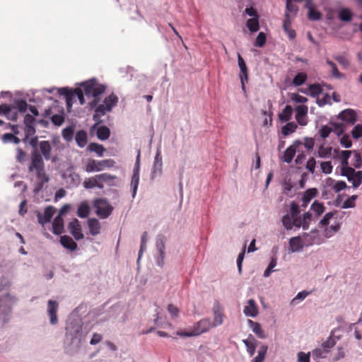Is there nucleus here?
<instances>
[{
    "label": "nucleus",
    "mask_w": 362,
    "mask_h": 362,
    "mask_svg": "<svg viewBox=\"0 0 362 362\" xmlns=\"http://www.w3.org/2000/svg\"><path fill=\"white\" fill-rule=\"evenodd\" d=\"M38 138L37 136L32 137L29 144L33 147L31 151V160L28 166L29 172H35L37 177V182L35 186L34 192L35 193L42 190L45 183L48 182L49 178L45 170V163L42 156L37 151L39 144Z\"/></svg>",
    "instance_id": "obj_1"
},
{
    "label": "nucleus",
    "mask_w": 362,
    "mask_h": 362,
    "mask_svg": "<svg viewBox=\"0 0 362 362\" xmlns=\"http://www.w3.org/2000/svg\"><path fill=\"white\" fill-rule=\"evenodd\" d=\"M115 165L113 159H105L102 160H96L94 159H88L84 168L87 173L99 172L107 168H111Z\"/></svg>",
    "instance_id": "obj_3"
},
{
    "label": "nucleus",
    "mask_w": 362,
    "mask_h": 362,
    "mask_svg": "<svg viewBox=\"0 0 362 362\" xmlns=\"http://www.w3.org/2000/svg\"><path fill=\"white\" fill-rule=\"evenodd\" d=\"M47 313L50 318V323L55 325L58 322L57 312L59 308L58 303L55 300H49L47 305Z\"/></svg>",
    "instance_id": "obj_12"
},
{
    "label": "nucleus",
    "mask_w": 362,
    "mask_h": 362,
    "mask_svg": "<svg viewBox=\"0 0 362 362\" xmlns=\"http://www.w3.org/2000/svg\"><path fill=\"white\" fill-rule=\"evenodd\" d=\"M341 175L347 177L354 188H357L362 183V171H356L351 167H343Z\"/></svg>",
    "instance_id": "obj_5"
},
{
    "label": "nucleus",
    "mask_w": 362,
    "mask_h": 362,
    "mask_svg": "<svg viewBox=\"0 0 362 362\" xmlns=\"http://www.w3.org/2000/svg\"><path fill=\"white\" fill-rule=\"evenodd\" d=\"M308 17L310 21H317L322 18V14L313 7L309 8Z\"/></svg>",
    "instance_id": "obj_49"
},
{
    "label": "nucleus",
    "mask_w": 362,
    "mask_h": 362,
    "mask_svg": "<svg viewBox=\"0 0 362 362\" xmlns=\"http://www.w3.org/2000/svg\"><path fill=\"white\" fill-rule=\"evenodd\" d=\"M55 213V209L52 206H49L45 208L43 216L40 213H37V219L39 223L44 225L49 222Z\"/></svg>",
    "instance_id": "obj_11"
},
{
    "label": "nucleus",
    "mask_w": 362,
    "mask_h": 362,
    "mask_svg": "<svg viewBox=\"0 0 362 362\" xmlns=\"http://www.w3.org/2000/svg\"><path fill=\"white\" fill-rule=\"evenodd\" d=\"M328 353V349H324L322 346L321 348H317L315 349L313 352V356L316 358H325V355Z\"/></svg>",
    "instance_id": "obj_59"
},
{
    "label": "nucleus",
    "mask_w": 362,
    "mask_h": 362,
    "mask_svg": "<svg viewBox=\"0 0 362 362\" xmlns=\"http://www.w3.org/2000/svg\"><path fill=\"white\" fill-rule=\"evenodd\" d=\"M75 140L80 147H84L87 144V134L84 130L78 131L75 136Z\"/></svg>",
    "instance_id": "obj_29"
},
{
    "label": "nucleus",
    "mask_w": 362,
    "mask_h": 362,
    "mask_svg": "<svg viewBox=\"0 0 362 362\" xmlns=\"http://www.w3.org/2000/svg\"><path fill=\"white\" fill-rule=\"evenodd\" d=\"M58 93L60 95L65 96L67 107H71L73 100L75 98L74 91L67 88H62L58 90Z\"/></svg>",
    "instance_id": "obj_16"
},
{
    "label": "nucleus",
    "mask_w": 362,
    "mask_h": 362,
    "mask_svg": "<svg viewBox=\"0 0 362 362\" xmlns=\"http://www.w3.org/2000/svg\"><path fill=\"white\" fill-rule=\"evenodd\" d=\"M353 14L350 9L342 8L339 13V18L341 21L349 22L352 19Z\"/></svg>",
    "instance_id": "obj_40"
},
{
    "label": "nucleus",
    "mask_w": 362,
    "mask_h": 362,
    "mask_svg": "<svg viewBox=\"0 0 362 362\" xmlns=\"http://www.w3.org/2000/svg\"><path fill=\"white\" fill-rule=\"evenodd\" d=\"M88 226L90 233L95 236L100 232V223L99 221L95 218H91L88 220Z\"/></svg>",
    "instance_id": "obj_18"
},
{
    "label": "nucleus",
    "mask_w": 362,
    "mask_h": 362,
    "mask_svg": "<svg viewBox=\"0 0 362 362\" xmlns=\"http://www.w3.org/2000/svg\"><path fill=\"white\" fill-rule=\"evenodd\" d=\"M346 187L347 185L344 181H337L334 182L332 189L336 193H337L344 189Z\"/></svg>",
    "instance_id": "obj_63"
},
{
    "label": "nucleus",
    "mask_w": 362,
    "mask_h": 362,
    "mask_svg": "<svg viewBox=\"0 0 362 362\" xmlns=\"http://www.w3.org/2000/svg\"><path fill=\"white\" fill-rule=\"evenodd\" d=\"M322 171L325 174H329L332 171V165L330 161H325L321 163Z\"/></svg>",
    "instance_id": "obj_62"
},
{
    "label": "nucleus",
    "mask_w": 362,
    "mask_h": 362,
    "mask_svg": "<svg viewBox=\"0 0 362 362\" xmlns=\"http://www.w3.org/2000/svg\"><path fill=\"white\" fill-rule=\"evenodd\" d=\"M105 86L95 83L93 90V95H92V97H93L94 99L90 103L91 107L96 105V104L98 103V102L99 100L98 99V97L100 95H101L105 91Z\"/></svg>",
    "instance_id": "obj_24"
},
{
    "label": "nucleus",
    "mask_w": 362,
    "mask_h": 362,
    "mask_svg": "<svg viewBox=\"0 0 362 362\" xmlns=\"http://www.w3.org/2000/svg\"><path fill=\"white\" fill-rule=\"evenodd\" d=\"M68 229L76 240L83 238L84 236L81 232V227L78 219H73V221L69 223Z\"/></svg>",
    "instance_id": "obj_7"
},
{
    "label": "nucleus",
    "mask_w": 362,
    "mask_h": 362,
    "mask_svg": "<svg viewBox=\"0 0 362 362\" xmlns=\"http://www.w3.org/2000/svg\"><path fill=\"white\" fill-rule=\"evenodd\" d=\"M339 117L342 121L350 124H354L356 122V112L351 109L343 110Z\"/></svg>",
    "instance_id": "obj_13"
},
{
    "label": "nucleus",
    "mask_w": 362,
    "mask_h": 362,
    "mask_svg": "<svg viewBox=\"0 0 362 362\" xmlns=\"http://www.w3.org/2000/svg\"><path fill=\"white\" fill-rule=\"evenodd\" d=\"M247 70L248 69H240V75H239L240 78L241 85H242V89H243L244 93H246L245 84L248 81Z\"/></svg>",
    "instance_id": "obj_45"
},
{
    "label": "nucleus",
    "mask_w": 362,
    "mask_h": 362,
    "mask_svg": "<svg viewBox=\"0 0 362 362\" xmlns=\"http://www.w3.org/2000/svg\"><path fill=\"white\" fill-rule=\"evenodd\" d=\"M24 132H25V137L23 139V142H26L28 141L29 136H33L36 132L35 124L25 125Z\"/></svg>",
    "instance_id": "obj_46"
},
{
    "label": "nucleus",
    "mask_w": 362,
    "mask_h": 362,
    "mask_svg": "<svg viewBox=\"0 0 362 362\" xmlns=\"http://www.w3.org/2000/svg\"><path fill=\"white\" fill-rule=\"evenodd\" d=\"M340 223L336 222L334 225L327 227L324 230V236L329 238L332 237L340 229Z\"/></svg>",
    "instance_id": "obj_34"
},
{
    "label": "nucleus",
    "mask_w": 362,
    "mask_h": 362,
    "mask_svg": "<svg viewBox=\"0 0 362 362\" xmlns=\"http://www.w3.org/2000/svg\"><path fill=\"white\" fill-rule=\"evenodd\" d=\"M243 313L246 316L252 317H255L258 315V307L255 300H248L247 305L245 306Z\"/></svg>",
    "instance_id": "obj_14"
},
{
    "label": "nucleus",
    "mask_w": 362,
    "mask_h": 362,
    "mask_svg": "<svg viewBox=\"0 0 362 362\" xmlns=\"http://www.w3.org/2000/svg\"><path fill=\"white\" fill-rule=\"evenodd\" d=\"M293 109L291 105H286L282 112L279 114V119L281 122H288L291 118Z\"/></svg>",
    "instance_id": "obj_35"
},
{
    "label": "nucleus",
    "mask_w": 362,
    "mask_h": 362,
    "mask_svg": "<svg viewBox=\"0 0 362 362\" xmlns=\"http://www.w3.org/2000/svg\"><path fill=\"white\" fill-rule=\"evenodd\" d=\"M88 150L95 152L100 157L103 156L106 151V149L103 145L97 143H90L88 146Z\"/></svg>",
    "instance_id": "obj_30"
},
{
    "label": "nucleus",
    "mask_w": 362,
    "mask_h": 362,
    "mask_svg": "<svg viewBox=\"0 0 362 362\" xmlns=\"http://www.w3.org/2000/svg\"><path fill=\"white\" fill-rule=\"evenodd\" d=\"M248 323L251 325V328L253 332L260 339L265 338V334L262 330L261 325L256 322H253L251 320H248Z\"/></svg>",
    "instance_id": "obj_28"
},
{
    "label": "nucleus",
    "mask_w": 362,
    "mask_h": 362,
    "mask_svg": "<svg viewBox=\"0 0 362 362\" xmlns=\"http://www.w3.org/2000/svg\"><path fill=\"white\" fill-rule=\"evenodd\" d=\"M148 240V233L147 232H144L141 235V246L139 252V259L141 258L142 252L146 249V243Z\"/></svg>",
    "instance_id": "obj_52"
},
{
    "label": "nucleus",
    "mask_w": 362,
    "mask_h": 362,
    "mask_svg": "<svg viewBox=\"0 0 362 362\" xmlns=\"http://www.w3.org/2000/svg\"><path fill=\"white\" fill-rule=\"evenodd\" d=\"M311 218H312V214L310 212H306L303 214V218L302 222H303V228L304 230L308 229Z\"/></svg>",
    "instance_id": "obj_58"
},
{
    "label": "nucleus",
    "mask_w": 362,
    "mask_h": 362,
    "mask_svg": "<svg viewBox=\"0 0 362 362\" xmlns=\"http://www.w3.org/2000/svg\"><path fill=\"white\" fill-rule=\"evenodd\" d=\"M311 209L317 216H320L325 212V207L323 204L320 203L317 201H315L311 205Z\"/></svg>",
    "instance_id": "obj_39"
},
{
    "label": "nucleus",
    "mask_w": 362,
    "mask_h": 362,
    "mask_svg": "<svg viewBox=\"0 0 362 362\" xmlns=\"http://www.w3.org/2000/svg\"><path fill=\"white\" fill-rule=\"evenodd\" d=\"M267 37L266 35L261 32L258 34L256 40H255V45L262 47H263L266 43Z\"/></svg>",
    "instance_id": "obj_56"
},
{
    "label": "nucleus",
    "mask_w": 362,
    "mask_h": 362,
    "mask_svg": "<svg viewBox=\"0 0 362 362\" xmlns=\"http://www.w3.org/2000/svg\"><path fill=\"white\" fill-rule=\"evenodd\" d=\"M162 155L161 151L160 148L157 149L155 158H154V162H153V175H155V174L158 172V173H160L162 170Z\"/></svg>",
    "instance_id": "obj_20"
},
{
    "label": "nucleus",
    "mask_w": 362,
    "mask_h": 362,
    "mask_svg": "<svg viewBox=\"0 0 362 362\" xmlns=\"http://www.w3.org/2000/svg\"><path fill=\"white\" fill-rule=\"evenodd\" d=\"M106 112L108 111L106 110V106L104 103L97 106L95 110V114L93 115L94 121H95L97 123L101 122L100 117L103 116Z\"/></svg>",
    "instance_id": "obj_25"
},
{
    "label": "nucleus",
    "mask_w": 362,
    "mask_h": 362,
    "mask_svg": "<svg viewBox=\"0 0 362 362\" xmlns=\"http://www.w3.org/2000/svg\"><path fill=\"white\" fill-rule=\"evenodd\" d=\"M37 151L46 160L52 158V146L49 141H40L38 144Z\"/></svg>",
    "instance_id": "obj_8"
},
{
    "label": "nucleus",
    "mask_w": 362,
    "mask_h": 362,
    "mask_svg": "<svg viewBox=\"0 0 362 362\" xmlns=\"http://www.w3.org/2000/svg\"><path fill=\"white\" fill-rule=\"evenodd\" d=\"M26 156V153L22 148H17L16 158L18 163H23L25 160Z\"/></svg>",
    "instance_id": "obj_57"
},
{
    "label": "nucleus",
    "mask_w": 362,
    "mask_h": 362,
    "mask_svg": "<svg viewBox=\"0 0 362 362\" xmlns=\"http://www.w3.org/2000/svg\"><path fill=\"white\" fill-rule=\"evenodd\" d=\"M214 327L211 321L209 318H204L197 322L192 327V330L188 332H181L178 334L181 337H194L199 336L202 333L208 332L211 328Z\"/></svg>",
    "instance_id": "obj_2"
},
{
    "label": "nucleus",
    "mask_w": 362,
    "mask_h": 362,
    "mask_svg": "<svg viewBox=\"0 0 362 362\" xmlns=\"http://www.w3.org/2000/svg\"><path fill=\"white\" fill-rule=\"evenodd\" d=\"M96 135L100 140H106L110 135V129L106 126H101L97 129Z\"/></svg>",
    "instance_id": "obj_31"
},
{
    "label": "nucleus",
    "mask_w": 362,
    "mask_h": 362,
    "mask_svg": "<svg viewBox=\"0 0 362 362\" xmlns=\"http://www.w3.org/2000/svg\"><path fill=\"white\" fill-rule=\"evenodd\" d=\"M90 211L89 205L86 202H83L78 207L77 215L80 218H86L89 215Z\"/></svg>",
    "instance_id": "obj_27"
},
{
    "label": "nucleus",
    "mask_w": 362,
    "mask_h": 362,
    "mask_svg": "<svg viewBox=\"0 0 362 362\" xmlns=\"http://www.w3.org/2000/svg\"><path fill=\"white\" fill-rule=\"evenodd\" d=\"M95 214L100 218H107L113 211V207L105 199H97L93 202Z\"/></svg>",
    "instance_id": "obj_4"
},
{
    "label": "nucleus",
    "mask_w": 362,
    "mask_h": 362,
    "mask_svg": "<svg viewBox=\"0 0 362 362\" xmlns=\"http://www.w3.org/2000/svg\"><path fill=\"white\" fill-rule=\"evenodd\" d=\"M304 243L300 236L291 238L289 240L290 250L292 252H298L304 247Z\"/></svg>",
    "instance_id": "obj_15"
},
{
    "label": "nucleus",
    "mask_w": 362,
    "mask_h": 362,
    "mask_svg": "<svg viewBox=\"0 0 362 362\" xmlns=\"http://www.w3.org/2000/svg\"><path fill=\"white\" fill-rule=\"evenodd\" d=\"M300 212V211L298 204H296L295 202H292L290 205V216H292V218H295L296 216H298Z\"/></svg>",
    "instance_id": "obj_54"
},
{
    "label": "nucleus",
    "mask_w": 362,
    "mask_h": 362,
    "mask_svg": "<svg viewBox=\"0 0 362 362\" xmlns=\"http://www.w3.org/2000/svg\"><path fill=\"white\" fill-rule=\"evenodd\" d=\"M60 243L63 247L71 251H75L78 247L77 243L71 237L66 235L60 237Z\"/></svg>",
    "instance_id": "obj_17"
},
{
    "label": "nucleus",
    "mask_w": 362,
    "mask_h": 362,
    "mask_svg": "<svg viewBox=\"0 0 362 362\" xmlns=\"http://www.w3.org/2000/svg\"><path fill=\"white\" fill-rule=\"evenodd\" d=\"M334 212L327 213L324 217L320 220L319 225L322 226H327L329 223V220L333 217Z\"/></svg>",
    "instance_id": "obj_64"
},
{
    "label": "nucleus",
    "mask_w": 362,
    "mask_h": 362,
    "mask_svg": "<svg viewBox=\"0 0 362 362\" xmlns=\"http://www.w3.org/2000/svg\"><path fill=\"white\" fill-rule=\"evenodd\" d=\"M276 266V259L275 257H272L269 266L264 272V276L265 277L269 276L271 273L272 272V269Z\"/></svg>",
    "instance_id": "obj_55"
},
{
    "label": "nucleus",
    "mask_w": 362,
    "mask_h": 362,
    "mask_svg": "<svg viewBox=\"0 0 362 362\" xmlns=\"http://www.w3.org/2000/svg\"><path fill=\"white\" fill-rule=\"evenodd\" d=\"M118 101L117 97L115 94H111L108 97L105 98L103 103L106 106L107 111H111L112 108L117 105Z\"/></svg>",
    "instance_id": "obj_33"
},
{
    "label": "nucleus",
    "mask_w": 362,
    "mask_h": 362,
    "mask_svg": "<svg viewBox=\"0 0 362 362\" xmlns=\"http://www.w3.org/2000/svg\"><path fill=\"white\" fill-rule=\"evenodd\" d=\"M298 11V7L297 5L292 3V1H290L289 0H286V14H290L291 20L293 18Z\"/></svg>",
    "instance_id": "obj_36"
},
{
    "label": "nucleus",
    "mask_w": 362,
    "mask_h": 362,
    "mask_svg": "<svg viewBox=\"0 0 362 362\" xmlns=\"http://www.w3.org/2000/svg\"><path fill=\"white\" fill-rule=\"evenodd\" d=\"M310 94L313 96H317L322 92V86L318 83L311 84L308 87Z\"/></svg>",
    "instance_id": "obj_48"
},
{
    "label": "nucleus",
    "mask_w": 362,
    "mask_h": 362,
    "mask_svg": "<svg viewBox=\"0 0 362 362\" xmlns=\"http://www.w3.org/2000/svg\"><path fill=\"white\" fill-rule=\"evenodd\" d=\"M1 140L4 143L11 142L16 144L20 143V139L11 133H6L2 135Z\"/></svg>",
    "instance_id": "obj_41"
},
{
    "label": "nucleus",
    "mask_w": 362,
    "mask_h": 362,
    "mask_svg": "<svg viewBox=\"0 0 362 362\" xmlns=\"http://www.w3.org/2000/svg\"><path fill=\"white\" fill-rule=\"evenodd\" d=\"M214 320L211 322L214 327L221 325L223 323L225 315L223 308L218 301L214 303L213 307Z\"/></svg>",
    "instance_id": "obj_6"
},
{
    "label": "nucleus",
    "mask_w": 362,
    "mask_h": 362,
    "mask_svg": "<svg viewBox=\"0 0 362 362\" xmlns=\"http://www.w3.org/2000/svg\"><path fill=\"white\" fill-rule=\"evenodd\" d=\"M308 108L305 105H300L296 108V119L297 122L301 125L305 126L307 124L306 115L308 113Z\"/></svg>",
    "instance_id": "obj_9"
},
{
    "label": "nucleus",
    "mask_w": 362,
    "mask_h": 362,
    "mask_svg": "<svg viewBox=\"0 0 362 362\" xmlns=\"http://www.w3.org/2000/svg\"><path fill=\"white\" fill-rule=\"evenodd\" d=\"M283 28L290 39L292 40L296 37V31L291 29V20L290 18V14L286 15V18L283 23Z\"/></svg>",
    "instance_id": "obj_19"
},
{
    "label": "nucleus",
    "mask_w": 362,
    "mask_h": 362,
    "mask_svg": "<svg viewBox=\"0 0 362 362\" xmlns=\"http://www.w3.org/2000/svg\"><path fill=\"white\" fill-rule=\"evenodd\" d=\"M64 230V220L62 216H57L52 223V233L60 235Z\"/></svg>",
    "instance_id": "obj_21"
},
{
    "label": "nucleus",
    "mask_w": 362,
    "mask_h": 362,
    "mask_svg": "<svg viewBox=\"0 0 362 362\" xmlns=\"http://www.w3.org/2000/svg\"><path fill=\"white\" fill-rule=\"evenodd\" d=\"M95 83L92 81L84 83L83 86V93L86 94L87 97H90L93 95V88Z\"/></svg>",
    "instance_id": "obj_50"
},
{
    "label": "nucleus",
    "mask_w": 362,
    "mask_h": 362,
    "mask_svg": "<svg viewBox=\"0 0 362 362\" xmlns=\"http://www.w3.org/2000/svg\"><path fill=\"white\" fill-rule=\"evenodd\" d=\"M267 349L268 347L267 345H262L258 351V355L252 361V362H263L265 358Z\"/></svg>",
    "instance_id": "obj_43"
},
{
    "label": "nucleus",
    "mask_w": 362,
    "mask_h": 362,
    "mask_svg": "<svg viewBox=\"0 0 362 362\" xmlns=\"http://www.w3.org/2000/svg\"><path fill=\"white\" fill-rule=\"evenodd\" d=\"M317 194V190L315 188H311L307 189L303 197V202L304 206H306L307 204L310 202L312 199L316 197Z\"/></svg>",
    "instance_id": "obj_26"
},
{
    "label": "nucleus",
    "mask_w": 362,
    "mask_h": 362,
    "mask_svg": "<svg viewBox=\"0 0 362 362\" xmlns=\"http://www.w3.org/2000/svg\"><path fill=\"white\" fill-rule=\"evenodd\" d=\"M243 342L245 345L247 351L249 353L250 356H252L255 354L256 349V339L254 338V337L250 335V337L247 339H243Z\"/></svg>",
    "instance_id": "obj_22"
},
{
    "label": "nucleus",
    "mask_w": 362,
    "mask_h": 362,
    "mask_svg": "<svg viewBox=\"0 0 362 362\" xmlns=\"http://www.w3.org/2000/svg\"><path fill=\"white\" fill-rule=\"evenodd\" d=\"M297 128L298 125L295 122H288L286 125L282 127L281 133L284 136H286L295 132Z\"/></svg>",
    "instance_id": "obj_32"
},
{
    "label": "nucleus",
    "mask_w": 362,
    "mask_h": 362,
    "mask_svg": "<svg viewBox=\"0 0 362 362\" xmlns=\"http://www.w3.org/2000/svg\"><path fill=\"white\" fill-rule=\"evenodd\" d=\"M163 235H159L156 240V247L160 253V257L163 260L164 258L165 240Z\"/></svg>",
    "instance_id": "obj_38"
},
{
    "label": "nucleus",
    "mask_w": 362,
    "mask_h": 362,
    "mask_svg": "<svg viewBox=\"0 0 362 362\" xmlns=\"http://www.w3.org/2000/svg\"><path fill=\"white\" fill-rule=\"evenodd\" d=\"M246 25L250 32H257L259 29L258 17L248 19Z\"/></svg>",
    "instance_id": "obj_37"
},
{
    "label": "nucleus",
    "mask_w": 362,
    "mask_h": 362,
    "mask_svg": "<svg viewBox=\"0 0 362 362\" xmlns=\"http://www.w3.org/2000/svg\"><path fill=\"white\" fill-rule=\"evenodd\" d=\"M73 136L74 129L71 127H68L62 130V136L66 141H71L73 139Z\"/></svg>",
    "instance_id": "obj_53"
},
{
    "label": "nucleus",
    "mask_w": 362,
    "mask_h": 362,
    "mask_svg": "<svg viewBox=\"0 0 362 362\" xmlns=\"http://www.w3.org/2000/svg\"><path fill=\"white\" fill-rule=\"evenodd\" d=\"M83 185L86 189H93L94 187H98L100 189L103 188V185L98 182L96 175L86 180L83 182Z\"/></svg>",
    "instance_id": "obj_23"
},
{
    "label": "nucleus",
    "mask_w": 362,
    "mask_h": 362,
    "mask_svg": "<svg viewBox=\"0 0 362 362\" xmlns=\"http://www.w3.org/2000/svg\"><path fill=\"white\" fill-rule=\"evenodd\" d=\"M307 79V74L303 72L298 73L293 79V84L299 86L305 83Z\"/></svg>",
    "instance_id": "obj_44"
},
{
    "label": "nucleus",
    "mask_w": 362,
    "mask_h": 362,
    "mask_svg": "<svg viewBox=\"0 0 362 362\" xmlns=\"http://www.w3.org/2000/svg\"><path fill=\"white\" fill-rule=\"evenodd\" d=\"M96 178L98 179V182L103 184L104 182H111L116 178V177L108 173H102L96 175Z\"/></svg>",
    "instance_id": "obj_42"
},
{
    "label": "nucleus",
    "mask_w": 362,
    "mask_h": 362,
    "mask_svg": "<svg viewBox=\"0 0 362 362\" xmlns=\"http://www.w3.org/2000/svg\"><path fill=\"white\" fill-rule=\"evenodd\" d=\"M16 106L18 108V110L21 112H25L28 107L27 102L23 100H17L16 102Z\"/></svg>",
    "instance_id": "obj_61"
},
{
    "label": "nucleus",
    "mask_w": 362,
    "mask_h": 362,
    "mask_svg": "<svg viewBox=\"0 0 362 362\" xmlns=\"http://www.w3.org/2000/svg\"><path fill=\"white\" fill-rule=\"evenodd\" d=\"M139 182V173H133L131 185L132 187V197H134L137 191Z\"/></svg>",
    "instance_id": "obj_47"
},
{
    "label": "nucleus",
    "mask_w": 362,
    "mask_h": 362,
    "mask_svg": "<svg viewBox=\"0 0 362 362\" xmlns=\"http://www.w3.org/2000/svg\"><path fill=\"white\" fill-rule=\"evenodd\" d=\"M282 224L286 230L292 229L293 226V218L288 214H286L282 217Z\"/></svg>",
    "instance_id": "obj_51"
},
{
    "label": "nucleus",
    "mask_w": 362,
    "mask_h": 362,
    "mask_svg": "<svg viewBox=\"0 0 362 362\" xmlns=\"http://www.w3.org/2000/svg\"><path fill=\"white\" fill-rule=\"evenodd\" d=\"M302 144L301 141H296L291 146L288 147L284 151L283 160L286 163H291L296 154L297 148Z\"/></svg>",
    "instance_id": "obj_10"
},
{
    "label": "nucleus",
    "mask_w": 362,
    "mask_h": 362,
    "mask_svg": "<svg viewBox=\"0 0 362 362\" xmlns=\"http://www.w3.org/2000/svg\"><path fill=\"white\" fill-rule=\"evenodd\" d=\"M352 136L354 139L362 137V124H357L351 131Z\"/></svg>",
    "instance_id": "obj_60"
}]
</instances>
